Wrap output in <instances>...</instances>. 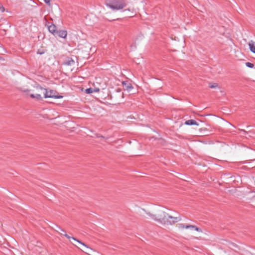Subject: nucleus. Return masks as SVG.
Listing matches in <instances>:
<instances>
[{"instance_id": "nucleus-1", "label": "nucleus", "mask_w": 255, "mask_h": 255, "mask_svg": "<svg viewBox=\"0 0 255 255\" xmlns=\"http://www.w3.org/2000/svg\"><path fill=\"white\" fill-rule=\"evenodd\" d=\"M181 220L180 217H172L165 212L157 215V222L163 224L172 225Z\"/></svg>"}, {"instance_id": "nucleus-2", "label": "nucleus", "mask_w": 255, "mask_h": 255, "mask_svg": "<svg viewBox=\"0 0 255 255\" xmlns=\"http://www.w3.org/2000/svg\"><path fill=\"white\" fill-rule=\"evenodd\" d=\"M105 3L106 6L116 10L122 9L127 6L125 0H106Z\"/></svg>"}, {"instance_id": "nucleus-3", "label": "nucleus", "mask_w": 255, "mask_h": 255, "mask_svg": "<svg viewBox=\"0 0 255 255\" xmlns=\"http://www.w3.org/2000/svg\"><path fill=\"white\" fill-rule=\"evenodd\" d=\"M40 89L41 90H44L45 92L44 93V97L45 98H52L54 99H60L63 97L62 96H58L54 95V91L53 90L48 91L47 89L43 88L41 87H40Z\"/></svg>"}, {"instance_id": "nucleus-4", "label": "nucleus", "mask_w": 255, "mask_h": 255, "mask_svg": "<svg viewBox=\"0 0 255 255\" xmlns=\"http://www.w3.org/2000/svg\"><path fill=\"white\" fill-rule=\"evenodd\" d=\"M60 230L63 232V233H64L65 234L63 235L65 237H66L68 239H73V240L77 242L78 243H79V244H81L82 245H83V246L85 247L88 250H92V249H91L90 248H89L87 245H86L85 244H84V243L82 242L81 241H80V240L76 239L74 237H70L69 236H68L66 233V231L64 230V229H62L61 228H60Z\"/></svg>"}, {"instance_id": "nucleus-5", "label": "nucleus", "mask_w": 255, "mask_h": 255, "mask_svg": "<svg viewBox=\"0 0 255 255\" xmlns=\"http://www.w3.org/2000/svg\"><path fill=\"white\" fill-rule=\"evenodd\" d=\"M47 27L49 31L53 35H55L57 31L56 26L52 23L48 22L47 24Z\"/></svg>"}, {"instance_id": "nucleus-6", "label": "nucleus", "mask_w": 255, "mask_h": 255, "mask_svg": "<svg viewBox=\"0 0 255 255\" xmlns=\"http://www.w3.org/2000/svg\"><path fill=\"white\" fill-rule=\"evenodd\" d=\"M122 85L125 90L130 91L133 88L132 84L128 81H123Z\"/></svg>"}, {"instance_id": "nucleus-7", "label": "nucleus", "mask_w": 255, "mask_h": 255, "mask_svg": "<svg viewBox=\"0 0 255 255\" xmlns=\"http://www.w3.org/2000/svg\"><path fill=\"white\" fill-rule=\"evenodd\" d=\"M56 35L59 37L65 38L67 35V32L66 30H57Z\"/></svg>"}, {"instance_id": "nucleus-8", "label": "nucleus", "mask_w": 255, "mask_h": 255, "mask_svg": "<svg viewBox=\"0 0 255 255\" xmlns=\"http://www.w3.org/2000/svg\"><path fill=\"white\" fill-rule=\"evenodd\" d=\"M74 63V60L70 57H68L66 61L64 62V65L68 66L73 65Z\"/></svg>"}, {"instance_id": "nucleus-9", "label": "nucleus", "mask_w": 255, "mask_h": 255, "mask_svg": "<svg viewBox=\"0 0 255 255\" xmlns=\"http://www.w3.org/2000/svg\"><path fill=\"white\" fill-rule=\"evenodd\" d=\"M185 124L186 125H189V126H192V125L198 126L199 125V124L196 121H195L194 120H187L185 122Z\"/></svg>"}, {"instance_id": "nucleus-10", "label": "nucleus", "mask_w": 255, "mask_h": 255, "mask_svg": "<svg viewBox=\"0 0 255 255\" xmlns=\"http://www.w3.org/2000/svg\"><path fill=\"white\" fill-rule=\"evenodd\" d=\"M186 229H194L195 231L198 232H202V231L201 229L200 228L197 227V226L195 225H189V226H186Z\"/></svg>"}, {"instance_id": "nucleus-11", "label": "nucleus", "mask_w": 255, "mask_h": 255, "mask_svg": "<svg viewBox=\"0 0 255 255\" xmlns=\"http://www.w3.org/2000/svg\"><path fill=\"white\" fill-rule=\"evenodd\" d=\"M249 47H250V50L255 53V42L253 41V40H251L249 42Z\"/></svg>"}, {"instance_id": "nucleus-12", "label": "nucleus", "mask_w": 255, "mask_h": 255, "mask_svg": "<svg viewBox=\"0 0 255 255\" xmlns=\"http://www.w3.org/2000/svg\"><path fill=\"white\" fill-rule=\"evenodd\" d=\"M30 97L31 98H33V99L35 98V99H36L37 100H39L42 99L41 96L38 94H31L30 95Z\"/></svg>"}, {"instance_id": "nucleus-13", "label": "nucleus", "mask_w": 255, "mask_h": 255, "mask_svg": "<svg viewBox=\"0 0 255 255\" xmlns=\"http://www.w3.org/2000/svg\"><path fill=\"white\" fill-rule=\"evenodd\" d=\"M147 215L153 220L157 222V216L155 215L152 214L150 213H147Z\"/></svg>"}, {"instance_id": "nucleus-14", "label": "nucleus", "mask_w": 255, "mask_h": 255, "mask_svg": "<svg viewBox=\"0 0 255 255\" xmlns=\"http://www.w3.org/2000/svg\"><path fill=\"white\" fill-rule=\"evenodd\" d=\"M218 87V84L216 83L209 84V87L211 88H216Z\"/></svg>"}, {"instance_id": "nucleus-15", "label": "nucleus", "mask_w": 255, "mask_h": 255, "mask_svg": "<svg viewBox=\"0 0 255 255\" xmlns=\"http://www.w3.org/2000/svg\"><path fill=\"white\" fill-rule=\"evenodd\" d=\"M85 92L87 94H91L94 92V89L93 88H89L86 89Z\"/></svg>"}, {"instance_id": "nucleus-16", "label": "nucleus", "mask_w": 255, "mask_h": 255, "mask_svg": "<svg viewBox=\"0 0 255 255\" xmlns=\"http://www.w3.org/2000/svg\"><path fill=\"white\" fill-rule=\"evenodd\" d=\"M246 65L249 68H253L254 67V64L250 62H246Z\"/></svg>"}, {"instance_id": "nucleus-17", "label": "nucleus", "mask_w": 255, "mask_h": 255, "mask_svg": "<svg viewBox=\"0 0 255 255\" xmlns=\"http://www.w3.org/2000/svg\"><path fill=\"white\" fill-rule=\"evenodd\" d=\"M186 225H185L184 224H178V227L180 229H183L184 228L186 229Z\"/></svg>"}, {"instance_id": "nucleus-18", "label": "nucleus", "mask_w": 255, "mask_h": 255, "mask_svg": "<svg viewBox=\"0 0 255 255\" xmlns=\"http://www.w3.org/2000/svg\"><path fill=\"white\" fill-rule=\"evenodd\" d=\"M44 53H45V51L42 49V50L39 49L37 51V53L39 55H42V54H44Z\"/></svg>"}, {"instance_id": "nucleus-19", "label": "nucleus", "mask_w": 255, "mask_h": 255, "mask_svg": "<svg viewBox=\"0 0 255 255\" xmlns=\"http://www.w3.org/2000/svg\"><path fill=\"white\" fill-rule=\"evenodd\" d=\"M96 135V136L97 137H101V138H106L105 137H104V136L103 135H101V134H99V133H97L95 134ZM108 137H106V139H108Z\"/></svg>"}, {"instance_id": "nucleus-20", "label": "nucleus", "mask_w": 255, "mask_h": 255, "mask_svg": "<svg viewBox=\"0 0 255 255\" xmlns=\"http://www.w3.org/2000/svg\"><path fill=\"white\" fill-rule=\"evenodd\" d=\"M43 0L48 6L51 5V3H50L51 0Z\"/></svg>"}, {"instance_id": "nucleus-21", "label": "nucleus", "mask_w": 255, "mask_h": 255, "mask_svg": "<svg viewBox=\"0 0 255 255\" xmlns=\"http://www.w3.org/2000/svg\"><path fill=\"white\" fill-rule=\"evenodd\" d=\"M4 10H5L4 7L1 4H0V11L4 12Z\"/></svg>"}, {"instance_id": "nucleus-22", "label": "nucleus", "mask_w": 255, "mask_h": 255, "mask_svg": "<svg viewBox=\"0 0 255 255\" xmlns=\"http://www.w3.org/2000/svg\"><path fill=\"white\" fill-rule=\"evenodd\" d=\"M230 245L232 246V247H237V248L238 247V246L236 244H235L233 243H230Z\"/></svg>"}, {"instance_id": "nucleus-23", "label": "nucleus", "mask_w": 255, "mask_h": 255, "mask_svg": "<svg viewBox=\"0 0 255 255\" xmlns=\"http://www.w3.org/2000/svg\"><path fill=\"white\" fill-rule=\"evenodd\" d=\"M93 89H94V92H97L99 91V88H94Z\"/></svg>"}, {"instance_id": "nucleus-24", "label": "nucleus", "mask_w": 255, "mask_h": 255, "mask_svg": "<svg viewBox=\"0 0 255 255\" xmlns=\"http://www.w3.org/2000/svg\"><path fill=\"white\" fill-rule=\"evenodd\" d=\"M240 130H241V131L244 132L245 133H247V131H246L244 129H239Z\"/></svg>"}, {"instance_id": "nucleus-25", "label": "nucleus", "mask_w": 255, "mask_h": 255, "mask_svg": "<svg viewBox=\"0 0 255 255\" xmlns=\"http://www.w3.org/2000/svg\"><path fill=\"white\" fill-rule=\"evenodd\" d=\"M28 91H29V90H25L24 91V92H28Z\"/></svg>"}, {"instance_id": "nucleus-26", "label": "nucleus", "mask_w": 255, "mask_h": 255, "mask_svg": "<svg viewBox=\"0 0 255 255\" xmlns=\"http://www.w3.org/2000/svg\"><path fill=\"white\" fill-rule=\"evenodd\" d=\"M85 253L89 254L87 251H84Z\"/></svg>"}]
</instances>
